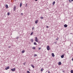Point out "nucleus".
I'll return each mask as SVG.
<instances>
[{
	"instance_id": "obj_19",
	"label": "nucleus",
	"mask_w": 73,
	"mask_h": 73,
	"mask_svg": "<svg viewBox=\"0 0 73 73\" xmlns=\"http://www.w3.org/2000/svg\"><path fill=\"white\" fill-rule=\"evenodd\" d=\"M21 6H22V3H20V7H21Z\"/></svg>"
},
{
	"instance_id": "obj_38",
	"label": "nucleus",
	"mask_w": 73,
	"mask_h": 73,
	"mask_svg": "<svg viewBox=\"0 0 73 73\" xmlns=\"http://www.w3.org/2000/svg\"><path fill=\"white\" fill-rule=\"evenodd\" d=\"M72 1H73V0H71Z\"/></svg>"
},
{
	"instance_id": "obj_11",
	"label": "nucleus",
	"mask_w": 73,
	"mask_h": 73,
	"mask_svg": "<svg viewBox=\"0 0 73 73\" xmlns=\"http://www.w3.org/2000/svg\"><path fill=\"white\" fill-rule=\"evenodd\" d=\"M38 23V20H37L36 21H35V24H37Z\"/></svg>"
},
{
	"instance_id": "obj_15",
	"label": "nucleus",
	"mask_w": 73,
	"mask_h": 73,
	"mask_svg": "<svg viewBox=\"0 0 73 73\" xmlns=\"http://www.w3.org/2000/svg\"><path fill=\"white\" fill-rule=\"evenodd\" d=\"M33 49H36V48L35 47H32Z\"/></svg>"
},
{
	"instance_id": "obj_2",
	"label": "nucleus",
	"mask_w": 73,
	"mask_h": 73,
	"mask_svg": "<svg viewBox=\"0 0 73 73\" xmlns=\"http://www.w3.org/2000/svg\"><path fill=\"white\" fill-rule=\"evenodd\" d=\"M15 70L16 69L15 68H14L13 69H11V71H13V72H15Z\"/></svg>"
},
{
	"instance_id": "obj_1",
	"label": "nucleus",
	"mask_w": 73,
	"mask_h": 73,
	"mask_svg": "<svg viewBox=\"0 0 73 73\" xmlns=\"http://www.w3.org/2000/svg\"><path fill=\"white\" fill-rule=\"evenodd\" d=\"M47 49L48 50H49V49H50V47L49 46H48L47 47Z\"/></svg>"
},
{
	"instance_id": "obj_31",
	"label": "nucleus",
	"mask_w": 73,
	"mask_h": 73,
	"mask_svg": "<svg viewBox=\"0 0 73 73\" xmlns=\"http://www.w3.org/2000/svg\"><path fill=\"white\" fill-rule=\"evenodd\" d=\"M48 73H50V72L49 71H48Z\"/></svg>"
},
{
	"instance_id": "obj_23",
	"label": "nucleus",
	"mask_w": 73,
	"mask_h": 73,
	"mask_svg": "<svg viewBox=\"0 0 73 73\" xmlns=\"http://www.w3.org/2000/svg\"><path fill=\"white\" fill-rule=\"evenodd\" d=\"M19 38V36H17V37L16 38V39H18Z\"/></svg>"
},
{
	"instance_id": "obj_33",
	"label": "nucleus",
	"mask_w": 73,
	"mask_h": 73,
	"mask_svg": "<svg viewBox=\"0 0 73 73\" xmlns=\"http://www.w3.org/2000/svg\"><path fill=\"white\" fill-rule=\"evenodd\" d=\"M38 49H39V50H40V49H41V48H39Z\"/></svg>"
},
{
	"instance_id": "obj_29",
	"label": "nucleus",
	"mask_w": 73,
	"mask_h": 73,
	"mask_svg": "<svg viewBox=\"0 0 73 73\" xmlns=\"http://www.w3.org/2000/svg\"><path fill=\"white\" fill-rule=\"evenodd\" d=\"M40 19H43V17H42L40 18Z\"/></svg>"
},
{
	"instance_id": "obj_34",
	"label": "nucleus",
	"mask_w": 73,
	"mask_h": 73,
	"mask_svg": "<svg viewBox=\"0 0 73 73\" xmlns=\"http://www.w3.org/2000/svg\"><path fill=\"white\" fill-rule=\"evenodd\" d=\"M21 15H23V13H21Z\"/></svg>"
},
{
	"instance_id": "obj_16",
	"label": "nucleus",
	"mask_w": 73,
	"mask_h": 73,
	"mask_svg": "<svg viewBox=\"0 0 73 73\" xmlns=\"http://www.w3.org/2000/svg\"><path fill=\"white\" fill-rule=\"evenodd\" d=\"M34 44L36 45H37V43H36V42H34Z\"/></svg>"
},
{
	"instance_id": "obj_27",
	"label": "nucleus",
	"mask_w": 73,
	"mask_h": 73,
	"mask_svg": "<svg viewBox=\"0 0 73 73\" xmlns=\"http://www.w3.org/2000/svg\"><path fill=\"white\" fill-rule=\"evenodd\" d=\"M69 1L70 3H71L72 2V0H69Z\"/></svg>"
},
{
	"instance_id": "obj_40",
	"label": "nucleus",
	"mask_w": 73,
	"mask_h": 73,
	"mask_svg": "<svg viewBox=\"0 0 73 73\" xmlns=\"http://www.w3.org/2000/svg\"><path fill=\"white\" fill-rule=\"evenodd\" d=\"M16 0H15V1H16Z\"/></svg>"
},
{
	"instance_id": "obj_22",
	"label": "nucleus",
	"mask_w": 73,
	"mask_h": 73,
	"mask_svg": "<svg viewBox=\"0 0 73 73\" xmlns=\"http://www.w3.org/2000/svg\"><path fill=\"white\" fill-rule=\"evenodd\" d=\"M71 73H73V70H71Z\"/></svg>"
},
{
	"instance_id": "obj_30",
	"label": "nucleus",
	"mask_w": 73,
	"mask_h": 73,
	"mask_svg": "<svg viewBox=\"0 0 73 73\" xmlns=\"http://www.w3.org/2000/svg\"><path fill=\"white\" fill-rule=\"evenodd\" d=\"M46 28H49V26H47L46 27Z\"/></svg>"
},
{
	"instance_id": "obj_14",
	"label": "nucleus",
	"mask_w": 73,
	"mask_h": 73,
	"mask_svg": "<svg viewBox=\"0 0 73 73\" xmlns=\"http://www.w3.org/2000/svg\"><path fill=\"white\" fill-rule=\"evenodd\" d=\"M25 52V51L24 50H23L22 51V53H24Z\"/></svg>"
},
{
	"instance_id": "obj_8",
	"label": "nucleus",
	"mask_w": 73,
	"mask_h": 73,
	"mask_svg": "<svg viewBox=\"0 0 73 73\" xmlns=\"http://www.w3.org/2000/svg\"><path fill=\"white\" fill-rule=\"evenodd\" d=\"M16 7L15 6H14V11H16Z\"/></svg>"
},
{
	"instance_id": "obj_4",
	"label": "nucleus",
	"mask_w": 73,
	"mask_h": 73,
	"mask_svg": "<svg viewBox=\"0 0 73 73\" xmlns=\"http://www.w3.org/2000/svg\"><path fill=\"white\" fill-rule=\"evenodd\" d=\"M9 69V66L5 68L6 70H8V69Z\"/></svg>"
},
{
	"instance_id": "obj_25",
	"label": "nucleus",
	"mask_w": 73,
	"mask_h": 73,
	"mask_svg": "<svg viewBox=\"0 0 73 73\" xmlns=\"http://www.w3.org/2000/svg\"><path fill=\"white\" fill-rule=\"evenodd\" d=\"M35 56H37V54H35L34 55V57H35Z\"/></svg>"
},
{
	"instance_id": "obj_10",
	"label": "nucleus",
	"mask_w": 73,
	"mask_h": 73,
	"mask_svg": "<svg viewBox=\"0 0 73 73\" xmlns=\"http://www.w3.org/2000/svg\"><path fill=\"white\" fill-rule=\"evenodd\" d=\"M52 57H54V53H52Z\"/></svg>"
},
{
	"instance_id": "obj_36",
	"label": "nucleus",
	"mask_w": 73,
	"mask_h": 73,
	"mask_svg": "<svg viewBox=\"0 0 73 73\" xmlns=\"http://www.w3.org/2000/svg\"><path fill=\"white\" fill-rule=\"evenodd\" d=\"M26 7H27V4H26Z\"/></svg>"
},
{
	"instance_id": "obj_20",
	"label": "nucleus",
	"mask_w": 73,
	"mask_h": 73,
	"mask_svg": "<svg viewBox=\"0 0 73 73\" xmlns=\"http://www.w3.org/2000/svg\"><path fill=\"white\" fill-rule=\"evenodd\" d=\"M53 5H54V4H55V1H54L53 3Z\"/></svg>"
},
{
	"instance_id": "obj_12",
	"label": "nucleus",
	"mask_w": 73,
	"mask_h": 73,
	"mask_svg": "<svg viewBox=\"0 0 73 73\" xmlns=\"http://www.w3.org/2000/svg\"><path fill=\"white\" fill-rule=\"evenodd\" d=\"M31 66L33 67V68H35V66H33V64H31Z\"/></svg>"
},
{
	"instance_id": "obj_13",
	"label": "nucleus",
	"mask_w": 73,
	"mask_h": 73,
	"mask_svg": "<svg viewBox=\"0 0 73 73\" xmlns=\"http://www.w3.org/2000/svg\"><path fill=\"white\" fill-rule=\"evenodd\" d=\"M5 7L6 8H8V6L7 5H6Z\"/></svg>"
},
{
	"instance_id": "obj_35",
	"label": "nucleus",
	"mask_w": 73,
	"mask_h": 73,
	"mask_svg": "<svg viewBox=\"0 0 73 73\" xmlns=\"http://www.w3.org/2000/svg\"><path fill=\"white\" fill-rule=\"evenodd\" d=\"M54 43H55V44H57V42H54Z\"/></svg>"
},
{
	"instance_id": "obj_26",
	"label": "nucleus",
	"mask_w": 73,
	"mask_h": 73,
	"mask_svg": "<svg viewBox=\"0 0 73 73\" xmlns=\"http://www.w3.org/2000/svg\"><path fill=\"white\" fill-rule=\"evenodd\" d=\"M35 29V27H33L32 28V29H33H33Z\"/></svg>"
},
{
	"instance_id": "obj_24",
	"label": "nucleus",
	"mask_w": 73,
	"mask_h": 73,
	"mask_svg": "<svg viewBox=\"0 0 73 73\" xmlns=\"http://www.w3.org/2000/svg\"><path fill=\"white\" fill-rule=\"evenodd\" d=\"M58 40V37L57 38H56V40Z\"/></svg>"
},
{
	"instance_id": "obj_18",
	"label": "nucleus",
	"mask_w": 73,
	"mask_h": 73,
	"mask_svg": "<svg viewBox=\"0 0 73 73\" xmlns=\"http://www.w3.org/2000/svg\"><path fill=\"white\" fill-rule=\"evenodd\" d=\"M7 15H8V16H9V15H10V13L9 12L8 13Z\"/></svg>"
},
{
	"instance_id": "obj_39",
	"label": "nucleus",
	"mask_w": 73,
	"mask_h": 73,
	"mask_svg": "<svg viewBox=\"0 0 73 73\" xmlns=\"http://www.w3.org/2000/svg\"><path fill=\"white\" fill-rule=\"evenodd\" d=\"M62 72H64V71H62Z\"/></svg>"
},
{
	"instance_id": "obj_21",
	"label": "nucleus",
	"mask_w": 73,
	"mask_h": 73,
	"mask_svg": "<svg viewBox=\"0 0 73 73\" xmlns=\"http://www.w3.org/2000/svg\"><path fill=\"white\" fill-rule=\"evenodd\" d=\"M33 32H32L31 34V35L32 36V35H33Z\"/></svg>"
},
{
	"instance_id": "obj_37",
	"label": "nucleus",
	"mask_w": 73,
	"mask_h": 73,
	"mask_svg": "<svg viewBox=\"0 0 73 73\" xmlns=\"http://www.w3.org/2000/svg\"><path fill=\"white\" fill-rule=\"evenodd\" d=\"M35 1H37V0H35Z\"/></svg>"
},
{
	"instance_id": "obj_7",
	"label": "nucleus",
	"mask_w": 73,
	"mask_h": 73,
	"mask_svg": "<svg viewBox=\"0 0 73 73\" xmlns=\"http://www.w3.org/2000/svg\"><path fill=\"white\" fill-rule=\"evenodd\" d=\"M64 55H62L61 56V58H64Z\"/></svg>"
},
{
	"instance_id": "obj_28",
	"label": "nucleus",
	"mask_w": 73,
	"mask_h": 73,
	"mask_svg": "<svg viewBox=\"0 0 73 73\" xmlns=\"http://www.w3.org/2000/svg\"><path fill=\"white\" fill-rule=\"evenodd\" d=\"M26 62H25L24 63H23V64L24 65H25V63Z\"/></svg>"
},
{
	"instance_id": "obj_9",
	"label": "nucleus",
	"mask_w": 73,
	"mask_h": 73,
	"mask_svg": "<svg viewBox=\"0 0 73 73\" xmlns=\"http://www.w3.org/2000/svg\"><path fill=\"white\" fill-rule=\"evenodd\" d=\"M58 64L59 65H61V62H59L58 63Z\"/></svg>"
},
{
	"instance_id": "obj_6",
	"label": "nucleus",
	"mask_w": 73,
	"mask_h": 73,
	"mask_svg": "<svg viewBox=\"0 0 73 73\" xmlns=\"http://www.w3.org/2000/svg\"><path fill=\"white\" fill-rule=\"evenodd\" d=\"M64 27L65 28H66V27H68V25H66V24H65L64 25Z\"/></svg>"
},
{
	"instance_id": "obj_32",
	"label": "nucleus",
	"mask_w": 73,
	"mask_h": 73,
	"mask_svg": "<svg viewBox=\"0 0 73 73\" xmlns=\"http://www.w3.org/2000/svg\"><path fill=\"white\" fill-rule=\"evenodd\" d=\"M8 48H11V46H9Z\"/></svg>"
},
{
	"instance_id": "obj_3",
	"label": "nucleus",
	"mask_w": 73,
	"mask_h": 73,
	"mask_svg": "<svg viewBox=\"0 0 73 73\" xmlns=\"http://www.w3.org/2000/svg\"><path fill=\"white\" fill-rule=\"evenodd\" d=\"M37 37H35V41L36 42H38V41L37 40Z\"/></svg>"
},
{
	"instance_id": "obj_17",
	"label": "nucleus",
	"mask_w": 73,
	"mask_h": 73,
	"mask_svg": "<svg viewBox=\"0 0 73 73\" xmlns=\"http://www.w3.org/2000/svg\"><path fill=\"white\" fill-rule=\"evenodd\" d=\"M44 70V69L42 68L41 69V72H42Z\"/></svg>"
},
{
	"instance_id": "obj_5",
	"label": "nucleus",
	"mask_w": 73,
	"mask_h": 73,
	"mask_svg": "<svg viewBox=\"0 0 73 73\" xmlns=\"http://www.w3.org/2000/svg\"><path fill=\"white\" fill-rule=\"evenodd\" d=\"M31 41V42H33V38H32L30 40Z\"/></svg>"
}]
</instances>
